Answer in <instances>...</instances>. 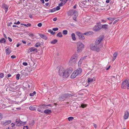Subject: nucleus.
<instances>
[{
    "label": "nucleus",
    "mask_w": 129,
    "mask_h": 129,
    "mask_svg": "<svg viewBox=\"0 0 129 129\" xmlns=\"http://www.w3.org/2000/svg\"><path fill=\"white\" fill-rule=\"evenodd\" d=\"M58 69L59 75L64 78L68 77L73 70L72 68L70 67L66 69L62 66L58 67Z\"/></svg>",
    "instance_id": "nucleus-1"
},
{
    "label": "nucleus",
    "mask_w": 129,
    "mask_h": 129,
    "mask_svg": "<svg viewBox=\"0 0 129 129\" xmlns=\"http://www.w3.org/2000/svg\"><path fill=\"white\" fill-rule=\"evenodd\" d=\"M76 46L77 51L78 53L81 52L85 47L84 45L80 41L76 43Z\"/></svg>",
    "instance_id": "nucleus-2"
},
{
    "label": "nucleus",
    "mask_w": 129,
    "mask_h": 129,
    "mask_svg": "<svg viewBox=\"0 0 129 129\" xmlns=\"http://www.w3.org/2000/svg\"><path fill=\"white\" fill-rule=\"evenodd\" d=\"M78 59V56L77 54H74L71 57L69 62V64L70 65L76 63Z\"/></svg>",
    "instance_id": "nucleus-3"
},
{
    "label": "nucleus",
    "mask_w": 129,
    "mask_h": 129,
    "mask_svg": "<svg viewBox=\"0 0 129 129\" xmlns=\"http://www.w3.org/2000/svg\"><path fill=\"white\" fill-rule=\"evenodd\" d=\"M68 14L69 16L72 15L73 19L75 21H77L76 18L78 15V13L77 11L72 10H70L68 12Z\"/></svg>",
    "instance_id": "nucleus-4"
},
{
    "label": "nucleus",
    "mask_w": 129,
    "mask_h": 129,
    "mask_svg": "<svg viewBox=\"0 0 129 129\" xmlns=\"http://www.w3.org/2000/svg\"><path fill=\"white\" fill-rule=\"evenodd\" d=\"M90 49L93 51L98 52L100 51V49L97 46H95L93 44L90 46Z\"/></svg>",
    "instance_id": "nucleus-5"
},
{
    "label": "nucleus",
    "mask_w": 129,
    "mask_h": 129,
    "mask_svg": "<svg viewBox=\"0 0 129 129\" xmlns=\"http://www.w3.org/2000/svg\"><path fill=\"white\" fill-rule=\"evenodd\" d=\"M129 85V83L127 80H126L123 81L122 84L121 88L125 89L126 88H127L128 86Z\"/></svg>",
    "instance_id": "nucleus-6"
},
{
    "label": "nucleus",
    "mask_w": 129,
    "mask_h": 129,
    "mask_svg": "<svg viewBox=\"0 0 129 129\" xmlns=\"http://www.w3.org/2000/svg\"><path fill=\"white\" fill-rule=\"evenodd\" d=\"M75 33L76 35L78 36L80 40H83L85 39V37L84 36V34L78 31L76 32Z\"/></svg>",
    "instance_id": "nucleus-7"
},
{
    "label": "nucleus",
    "mask_w": 129,
    "mask_h": 129,
    "mask_svg": "<svg viewBox=\"0 0 129 129\" xmlns=\"http://www.w3.org/2000/svg\"><path fill=\"white\" fill-rule=\"evenodd\" d=\"M104 38L102 36L100 37L95 42V44L96 45L99 44L103 40Z\"/></svg>",
    "instance_id": "nucleus-8"
},
{
    "label": "nucleus",
    "mask_w": 129,
    "mask_h": 129,
    "mask_svg": "<svg viewBox=\"0 0 129 129\" xmlns=\"http://www.w3.org/2000/svg\"><path fill=\"white\" fill-rule=\"evenodd\" d=\"M74 71L78 76V75H80L81 74L82 70V69L80 68L75 70Z\"/></svg>",
    "instance_id": "nucleus-9"
},
{
    "label": "nucleus",
    "mask_w": 129,
    "mask_h": 129,
    "mask_svg": "<svg viewBox=\"0 0 129 129\" xmlns=\"http://www.w3.org/2000/svg\"><path fill=\"white\" fill-rule=\"evenodd\" d=\"M102 28L101 26L100 25L95 26L93 28V30L95 31H99Z\"/></svg>",
    "instance_id": "nucleus-10"
},
{
    "label": "nucleus",
    "mask_w": 129,
    "mask_h": 129,
    "mask_svg": "<svg viewBox=\"0 0 129 129\" xmlns=\"http://www.w3.org/2000/svg\"><path fill=\"white\" fill-rule=\"evenodd\" d=\"M87 57V56H85L80 59L78 63V65L79 66H80L83 60L84 59Z\"/></svg>",
    "instance_id": "nucleus-11"
},
{
    "label": "nucleus",
    "mask_w": 129,
    "mask_h": 129,
    "mask_svg": "<svg viewBox=\"0 0 129 129\" xmlns=\"http://www.w3.org/2000/svg\"><path fill=\"white\" fill-rule=\"evenodd\" d=\"M129 115L128 112L126 110L125 112L124 115L123 116V118L125 119H126L128 118Z\"/></svg>",
    "instance_id": "nucleus-12"
},
{
    "label": "nucleus",
    "mask_w": 129,
    "mask_h": 129,
    "mask_svg": "<svg viewBox=\"0 0 129 129\" xmlns=\"http://www.w3.org/2000/svg\"><path fill=\"white\" fill-rule=\"evenodd\" d=\"M34 51H35L36 52H37V49L35 48H34L32 47L29 49L28 50V52L29 53L30 52Z\"/></svg>",
    "instance_id": "nucleus-13"
},
{
    "label": "nucleus",
    "mask_w": 129,
    "mask_h": 129,
    "mask_svg": "<svg viewBox=\"0 0 129 129\" xmlns=\"http://www.w3.org/2000/svg\"><path fill=\"white\" fill-rule=\"evenodd\" d=\"M77 76L76 73L74 71L71 74L70 78L72 79H74Z\"/></svg>",
    "instance_id": "nucleus-14"
},
{
    "label": "nucleus",
    "mask_w": 129,
    "mask_h": 129,
    "mask_svg": "<svg viewBox=\"0 0 129 129\" xmlns=\"http://www.w3.org/2000/svg\"><path fill=\"white\" fill-rule=\"evenodd\" d=\"M2 7L3 9H5L6 13L7 12L9 8V6L8 5L5 4H4L2 5Z\"/></svg>",
    "instance_id": "nucleus-15"
},
{
    "label": "nucleus",
    "mask_w": 129,
    "mask_h": 129,
    "mask_svg": "<svg viewBox=\"0 0 129 129\" xmlns=\"http://www.w3.org/2000/svg\"><path fill=\"white\" fill-rule=\"evenodd\" d=\"M5 51L6 53V54L7 55H9L11 52V50L9 48H8L6 49Z\"/></svg>",
    "instance_id": "nucleus-16"
},
{
    "label": "nucleus",
    "mask_w": 129,
    "mask_h": 129,
    "mask_svg": "<svg viewBox=\"0 0 129 129\" xmlns=\"http://www.w3.org/2000/svg\"><path fill=\"white\" fill-rule=\"evenodd\" d=\"M88 84H90L92 82L94 81H95V80H93V79L91 78H88Z\"/></svg>",
    "instance_id": "nucleus-17"
},
{
    "label": "nucleus",
    "mask_w": 129,
    "mask_h": 129,
    "mask_svg": "<svg viewBox=\"0 0 129 129\" xmlns=\"http://www.w3.org/2000/svg\"><path fill=\"white\" fill-rule=\"evenodd\" d=\"M17 123V126H20L23 125L24 124V122L22 121H16Z\"/></svg>",
    "instance_id": "nucleus-18"
},
{
    "label": "nucleus",
    "mask_w": 129,
    "mask_h": 129,
    "mask_svg": "<svg viewBox=\"0 0 129 129\" xmlns=\"http://www.w3.org/2000/svg\"><path fill=\"white\" fill-rule=\"evenodd\" d=\"M11 122V121H6L4 122H1V124L3 126H6L7 124H10Z\"/></svg>",
    "instance_id": "nucleus-19"
},
{
    "label": "nucleus",
    "mask_w": 129,
    "mask_h": 129,
    "mask_svg": "<svg viewBox=\"0 0 129 129\" xmlns=\"http://www.w3.org/2000/svg\"><path fill=\"white\" fill-rule=\"evenodd\" d=\"M108 25L105 24L102 25L101 27L102 28H104L105 29H107L108 28Z\"/></svg>",
    "instance_id": "nucleus-20"
},
{
    "label": "nucleus",
    "mask_w": 129,
    "mask_h": 129,
    "mask_svg": "<svg viewBox=\"0 0 129 129\" xmlns=\"http://www.w3.org/2000/svg\"><path fill=\"white\" fill-rule=\"evenodd\" d=\"M117 55V52H115L113 55V61L116 58Z\"/></svg>",
    "instance_id": "nucleus-21"
},
{
    "label": "nucleus",
    "mask_w": 129,
    "mask_h": 129,
    "mask_svg": "<svg viewBox=\"0 0 129 129\" xmlns=\"http://www.w3.org/2000/svg\"><path fill=\"white\" fill-rule=\"evenodd\" d=\"M44 113L46 114H49L51 113V111L50 110L46 109L44 110Z\"/></svg>",
    "instance_id": "nucleus-22"
},
{
    "label": "nucleus",
    "mask_w": 129,
    "mask_h": 129,
    "mask_svg": "<svg viewBox=\"0 0 129 129\" xmlns=\"http://www.w3.org/2000/svg\"><path fill=\"white\" fill-rule=\"evenodd\" d=\"M71 37L72 40L74 41L76 40V38L75 37V34L74 33L72 34H71Z\"/></svg>",
    "instance_id": "nucleus-23"
},
{
    "label": "nucleus",
    "mask_w": 129,
    "mask_h": 129,
    "mask_svg": "<svg viewBox=\"0 0 129 129\" xmlns=\"http://www.w3.org/2000/svg\"><path fill=\"white\" fill-rule=\"evenodd\" d=\"M40 36L43 39H44L45 40H47V37L44 35L43 34H40Z\"/></svg>",
    "instance_id": "nucleus-24"
},
{
    "label": "nucleus",
    "mask_w": 129,
    "mask_h": 129,
    "mask_svg": "<svg viewBox=\"0 0 129 129\" xmlns=\"http://www.w3.org/2000/svg\"><path fill=\"white\" fill-rule=\"evenodd\" d=\"M111 79L112 81L114 82L116 80V79L115 76H112L111 77Z\"/></svg>",
    "instance_id": "nucleus-25"
},
{
    "label": "nucleus",
    "mask_w": 129,
    "mask_h": 129,
    "mask_svg": "<svg viewBox=\"0 0 129 129\" xmlns=\"http://www.w3.org/2000/svg\"><path fill=\"white\" fill-rule=\"evenodd\" d=\"M64 98H67V97H69L71 96V94L69 93H66L64 95Z\"/></svg>",
    "instance_id": "nucleus-26"
},
{
    "label": "nucleus",
    "mask_w": 129,
    "mask_h": 129,
    "mask_svg": "<svg viewBox=\"0 0 129 129\" xmlns=\"http://www.w3.org/2000/svg\"><path fill=\"white\" fill-rule=\"evenodd\" d=\"M29 108L30 110H36L35 107L33 106H30Z\"/></svg>",
    "instance_id": "nucleus-27"
},
{
    "label": "nucleus",
    "mask_w": 129,
    "mask_h": 129,
    "mask_svg": "<svg viewBox=\"0 0 129 129\" xmlns=\"http://www.w3.org/2000/svg\"><path fill=\"white\" fill-rule=\"evenodd\" d=\"M46 106L45 105L43 104L42 105L40 106L39 108H40L41 109L43 110V109L45 108V107Z\"/></svg>",
    "instance_id": "nucleus-28"
},
{
    "label": "nucleus",
    "mask_w": 129,
    "mask_h": 129,
    "mask_svg": "<svg viewBox=\"0 0 129 129\" xmlns=\"http://www.w3.org/2000/svg\"><path fill=\"white\" fill-rule=\"evenodd\" d=\"M57 37L60 38H61L62 37V35L61 32H59L58 33L57 35Z\"/></svg>",
    "instance_id": "nucleus-29"
},
{
    "label": "nucleus",
    "mask_w": 129,
    "mask_h": 129,
    "mask_svg": "<svg viewBox=\"0 0 129 129\" xmlns=\"http://www.w3.org/2000/svg\"><path fill=\"white\" fill-rule=\"evenodd\" d=\"M57 42V40L55 39L54 40H53L51 42V43L52 44H55Z\"/></svg>",
    "instance_id": "nucleus-30"
},
{
    "label": "nucleus",
    "mask_w": 129,
    "mask_h": 129,
    "mask_svg": "<svg viewBox=\"0 0 129 129\" xmlns=\"http://www.w3.org/2000/svg\"><path fill=\"white\" fill-rule=\"evenodd\" d=\"M5 42L6 40L4 38H3L1 39L0 40V42L1 43H5Z\"/></svg>",
    "instance_id": "nucleus-31"
},
{
    "label": "nucleus",
    "mask_w": 129,
    "mask_h": 129,
    "mask_svg": "<svg viewBox=\"0 0 129 129\" xmlns=\"http://www.w3.org/2000/svg\"><path fill=\"white\" fill-rule=\"evenodd\" d=\"M35 123L34 121H29V124L30 126H32Z\"/></svg>",
    "instance_id": "nucleus-32"
},
{
    "label": "nucleus",
    "mask_w": 129,
    "mask_h": 129,
    "mask_svg": "<svg viewBox=\"0 0 129 129\" xmlns=\"http://www.w3.org/2000/svg\"><path fill=\"white\" fill-rule=\"evenodd\" d=\"M36 92L35 91H34L33 93L29 94V95L30 96H32L36 94Z\"/></svg>",
    "instance_id": "nucleus-33"
},
{
    "label": "nucleus",
    "mask_w": 129,
    "mask_h": 129,
    "mask_svg": "<svg viewBox=\"0 0 129 129\" xmlns=\"http://www.w3.org/2000/svg\"><path fill=\"white\" fill-rule=\"evenodd\" d=\"M62 33L63 35H66L68 33V31L67 30H63L62 31Z\"/></svg>",
    "instance_id": "nucleus-34"
},
{
    "label": "nucleus",
    "mask_w": 129,
    "mask_h": 129,
    "mask_svg": "<svg viewBox=\"0 0 129 129\" xmlns=\"http://www.w3.org/2000/svg\"><path fill=\"white\" fill-rule=\"evenodd\" d=\"M107 19L109 20L112 21L115 20V18L114 17H110L108 18Z\"/></svg>",
    "instance_id": "nucleus-35"
},
{
    "label": "nucleus",
    "mask_w": 129,
    "mask_h": 129,
    "mask_svg": "<svg viewBox=\"0 0 129 129\" xmlns=\"http://www.w3.org/2000/svg\"><path fill=\"white\" fill-rule=\"evenodd\" d=\"M68 119L69 121L70 120H74V118L73 117H70L68 118Z\"/></svg>",
    "instance_id": "nucleus-36"
},
{
    "label": "nucleus",
    "mask_w": 129,
    "mask_h": 129,
    "mask_svg": "<svg viewBox=\"0 0 129 129\" xmlns=\"http://www.w3.org/2000/svg\"><path fill=\"white\" fill-rule=\"evenodd\" d=\"M48 32L51 33V34H53L55 33L51 29H49L48 30Z\"/></svg>",
    "instance_id": "nucleus-37"
},
{
    "label": "nucleus",
    "mask_w": 129,
    "mask_h": 129,
    "mask_svg": "<svg viewBox=\"0 0 129 129\" xmlns=\"http://www.w3.org/2000/svg\"><path fill=\"white\" fill-rule=\"evenodd\" d=\"M37 110L38 111L40 112H42L43 111V110L41 109L40 108H38Z\"/></svg>",
    "instance_id": "nucleus-38"
},
{
    "label": "nucleus",
    "mask_w": 129,
    "mask_h": 129,
    "mask_svg": "<svg viewBox=\"0 0 129 129\" xmlns=\"http://www.w3.org/2000/svg\"><path fill=\"white\" fill-rule=\"evenodd\" d=\"M87 106V105L86 104H81V107L82 108H84Z\"/></svg>",
    "instance_id": "nucleus-39"
},
{
    "label": "nucleus",
    "mask_w": 129,
    "mask_h": 129,
    "mask_svg": "<svg viewBox=\"0 0 129 129\" xmlns=\"http://www.w3.org/2000/svg\"><path fill=\"white\" fill-rule=\"evenodd\" d=\"M28 35L29 36L31 37H32L34 36V34L32 33H28Z\"/></svg>",
    "instance_id": "nucleus-40"
},
{
    "label": "nucleus",
    "mask_w": 129,
    "mask_h": 129,
    "mask_svg": "<svg viewBox=\"0 0 129 129\" xmlns=\"http://www.w3.org/2000/svg\"><path fill=\"white\" fill-rule=\"evenodd\" d=\"M20 75L19 74H18L16 75V79L17 80H18L19 79Z\"/></svg>",
    "instance_id": "nucleus-41"
},
{
    "label": "nucleus",
    "mask_w": 129,
    "mask_h": 129,
    "mask_svg": "<svg viewBox=\"0 0 129 129\" xmlns=\"http://www.w3.org/2000/svg\"><path fill=\"white\" fill-rule=\"evenodd\" d=\"M31 25V24L30 23H28L27 24H25L24 25V26L28 27L29 26H30Z\"/></svg>",
    "instance_id": "nucleus-42"
},
{
    "label": "nucleus",
    "mask_w": 129,
    "mask_h": 129,
    "mask_svg": "<svg viewBox=\"0 0 129 129\" xmlns=\"http://www.w3.org/2000/svg\"><path fill=\"white\" fill-rule=\"evenodd\" d=\"M65 4L62 1L61 2V3L59 4V6H63Z\"/></svg>",
    "instance_id": "nucleus-43"
},
{
    "label": "nucleus",
    "mask_w": 129,
    "mask_h": 129,
    "mask_svg": "<svg viewBox=\"0 0 129 129\" xmlns=\"http://www.w3.org/2000/svg\"><path fill=\"white\" fill-rule=\"evenodd\" d=\"M4 76V74L3 73H1L0 74V77L3 78Z\"/></svg>",
    "instance_id": "nucleus-44"
},
{
    "label": "nucleus",
    "mask_w": 129,
    "mask_h": 129,
    "mask_svg": "<svg viewBox=\"0 0 129 129\" xmlns=\"http://www.w3.org/2000/svg\"><path fill=\"white\" fill-rule=\"evenodd\" d=\"M56 11L55 8H53L51 10L50 12H53Z\"/></svg>",
    "instance_id": "nucleus-45"
},
{
    "label": "nucleus",
    "mask_w": 129,
    "mask_h": 129,
    "mask_svg": "<svg viewBox=\"0 0 129 129\" xmlns=\"http://www.w3.org/2000/svg\"><path fill=\"white\" fill-rule=\"evenodd\" d=\"M55 9L56 11H58L60 9V8L59 6H57L56 8H55Z\"/></svg>",
    "instance_id": "nucleus-46"
},
{
    "label": "nucleus",
    "mask_w": 129,
    "mask_h": 129,
    "mask_svg": "<svg viewBox=\"0 0 129 129\" xmlns=\"http://www.w3.org/2000/svg\"><path fill=\"white\" fill-rule=\"evenodd\" d=\"M11 75L10 74H8L6 76V78H8L11 77Z\"/></svg>",
    "instance_id": "nucleus-47"
},
{
    "label": "nucleus",
    "mask_w": 129,
    "mask_h": 129,
    "mask_svg": "<svg viewBox=\"0 0 129 129\" xmlns=\"http://www.w3.org/2000/svg\"><path fill=\"white\" fill-rule=\"evenodd\" d=\"M40 44L39 43H37L36 44L35 46L37 47H38L39 46H40Z\"/></svg>",
    "instance_id": "nucleus-48"
},
{
    "label": "nucleus",
    "mask_w": 129,
    "mask_h": 129,
    "mask_svg": "<svg viewBox=\"0 0 129 129\" xmlns=\"http://www.w3.org/2000/svg\"><path fill=\"white\" fill-rule=\"evenodd\" d=\"M52 30L54 31H56L58 30V28H53L52 29Z\"/></svg>",
    "instance_id": "nucleus-49"
},
{
    "label": "nucleus",
    "mask_w": 129,
    "mask_h": 129,
    "mask_svg": "<svg viewBox=\"0 0 129 129\" xmlns=\"http://www.w3.org/2000/svg\"><path fill=\"white\" fill-rule=\"evenodd\" d=\"M90 32H86V33H84V35H89V33H90Z\"/></svg>",
    "instance_id": "nucleus-50"
},
{
    "label": "nucleus",
    "mask_w": 129,
    "mask_h": 129,
    "mask_svg": "<svg viewBox=\"0 0 129 129\" xmlns=\"http://www.w3.org/2000/svg\"><path fill=\"white\" fill-rule=\"evenodd\" d=\"M26 84L27 85V86H25V88H29L30 87V86L27 83H26Z\"/></svg>",
    "instance_id": "nucleus-51"
},
{
    "label": "nucleus",
    "mask_w": 129,
    "mask_h": 129,
    "mask_svg": "<svg viewBox=\"0 0 129 129\" xmlns=\"http://www.w3.org/2000/svg\"><path fill=\"white\" fill-rule=\"evenodd\" d=\"M42 25V24L41 23H39L38 24V26L39 27H41Z\"/></svg>",
    "instance_id": "nucleus-52"
},
{
    "label": "nucleus",
    "mask_w": 129,
    "mask_h": 129,
    "mask_svg": "<svg viewBox=\"0 0 129 129\" xmlns=\"http://www.w3.org/2000/svg\"><path fill=\"white\" fill-rule=\"evenodd\" d=\"M3 118V115L2 114L0 113V120H1Z\"/></svg>",
    "instance_id": "nucleus-53"
},
{
    "label": "nucleus",
    "mask_w": 129,
    "mask_h": 129,
    "mask_svg": "<svg viewBox=\"0 0 129 129\" xmlns=\"http://www.w3.org/2000/svg\"><path fill=\"white\" fill-rule=\"evenodd\" d=\"M23 129H28V127L27 126H24Z\"/></svg>",
    "instance_id": "nucleus-54"
},
{
    "label": "nucleus",
    "mask_w": 129,
    "mask_h": 129,
    "mask_svg": "<svg viewBox=\"0 0 129 129\" xmlns=\"http://www.w3.org/2000/svg\"><path fill=\"white\" fill-rule=\"evenodd\" d=\"M27 63L26 62H24L23 63V64L25 66H27Z\"/></svg>",
    "instance_id": "nucleus-55"
},
{
    "label": "nucleus",
    "mask_w": 129,
    "mask_h": 129,
    "mask_svg": "<svg viewBox=\"0 0 129 129\" xmlns=\"http://www.w3.org/2000/svg\"><path fill=\"white\" fill-rule=\"evenodd\" d=\"M16 57L15 55H12L11 56V58L12 59H14Z\"/></svg>",
    "instance_id": "nucleus-56"
},
{
    "label": "nucleus",
    "mask_w": 129,
    "mask_h": 129,
    "mask_svg": "<svg viewBox=\"0 0 129 129\" xmlns=\"http://www.w3.org/2000/svg\"><path fill=\"white\" fill-rule=\"evenodd\" d=\"M67 1H66V0H62V2L64 3L65 4L67 2Z\"/></svg>",
    "instance_id": "nucleus-57"
},
{
    "label": "nucleus",
    "mask_w": 129,
    "mask_h": 129,
    "mask_svg": "<svg viewBox=\"0 0 129 129\" xmlns=\"http://www.w3.org/2000/svg\"><path fill=\"white\" fill-rule=\"evenodd\" d=\"M118 21V20H117L115 21L113 23V24H115L116 23H117Z\"/></svg>",
    "instance_id": "nucleus-58"
},
{
    "label": "nucleus",
    "mask_w": 129,
    "mask_h": 129,
    "mask_svg": "<svg viewBox=\"0 0 129 129\" xmlns=\"http://www.w3.org/2000/svg\"><path fill=\"white\" fill-rule=\"evenodd\" d=\"M8 40H9V41L10 42H11L12 41V40L9 37H8Z\"/></svg>",
    "instance_id": "nucleus-59"
},
{
    "label": "nucleus",
    "mask_w": 129,
    "mask_h": 129,
    "mask_svg": "<svg viewBox=\"0 0 129 129\" xmlns=\"http://www.w3.org/2000/svg\"><path fill=\"white\" fill-rule=\"evenodd\" d=\"M57 20V18L56 17H55L53 19V20L54 21H56Z\"/></svg>",
    "instance_id": "nucleus-60"
},
{
    "label": "nucleus",
    "mask_w": 129,
    "mask_h": 129,
    "mask_svg": "<svg viewBox=\"0 0 129 129\" xmlns=\"http://www.w3.org/2000/svg\"><path fill=\"white\" fill-rule=\"evenodd\" d=\"M40 1L43 4H44L45 3L44 0H40Z\"/></svg>",
    "instance_id": "nucleus-61"
},
{
    "label": "nucleus",
    "mask_w": 129,
    "mask_h": 129,
    "mask_svg": "<svg viewBox=\"0 0 129 129\" xmlns=\"http://www.w3.org/2000/svg\"><path fill=\"white\" fill-rule=\"evenodd\" d=\"M21 45V44L20 43H18L17 45V47H18L19 46Z\"/></svg>",
    "instance_id": "nucleus-62"
},
{
    "label": "nucleus",
    "mask_w": 129,
    "mask_h": 129,
    "mask_svg": "<svg viewBox=\"0 0 129 129\" xmlns=\"http://www.w3.org/2000/svg\"><path fill=\"white\" fill-rule=\"evenodd\" d=\"M22 42L23 43V44H26V42L24 41H23V40H22Z\"/></svg>",
    "instance_id": "nucleus-63"
},
{
    "label": "nucleus",
    "mask_w": 129,
    "mask_h": 129,
    "mask_svg": "<svg viewBox=\"0 0 129 129\" xmlns=\"http://www.w3.org/2000/svg\"><path fill=\"white\" fill-rule=\"evenodd\" d=\"M94 126L95 128H96L97 127V126L96 124H94Z\"/></svg>",
    "instance_id": "nucleus-64"
}]
</instances>
